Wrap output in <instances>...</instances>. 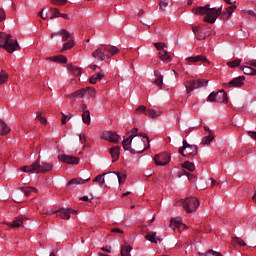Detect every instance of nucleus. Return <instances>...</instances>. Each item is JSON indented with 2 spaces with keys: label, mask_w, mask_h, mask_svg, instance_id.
I'll return each instance as SVG.
<instances>
[{
  "label": "nucleus",
  "mask_w": 256,
  "mask_h": 256,
  "mask_svg": "<svg viewBox=\"0 0 256 256\" xmlns=\"http://www.w3.org/2000/svg\"><path fill=\"white\" fill-rule=\"evenodd\" d=\"M101 251H105L106 253H111V246L106 245L105 247L101 248Z\"/></svg>",
  "instance_id": "nucleus-56"
},
{
  "label": "nucleus",
  "mask_w": 256,
  "mask_h": 256,
  "mask_svg": "<svg viewBox=\"0 0 256 256\" xmlns=\"http://www.w3.org/2000/svg\"><path fill=\"white\" fill-rule=\"evenodd\" d=\"M183 169H187V171H190V173H193L195 171V164L189 161H185L182 164Z\"/></svg>",
  "instance_id": "nucleus-40"
},
{
  "label": "nucleus",
  "mask_w": 256,
  "mask_h": 256,
  "mask_svg": "<svg viewBox=\"0 0 256 256\" xmlns=\"http://www.w3.org/2000/svg\"><path fill=\"white\" fill-rule=\"evenodd\" d=\"M192 31L198 41H203V39L207 38V35L199 26L192 27Z\"/></svg>",
  "instance_id": "nucleus-19"
},
{
  "label": "nucleus",
  "mask_w": 256,
  "mask_h": 256,
  "mask_svg": "<svg viewBox=\"0 0 256 256\" xmlns=\"http://www.w3.org/2000/svg\"><path fill=\"white\" fill-rule=\"evenodd\" d=\"M159 7L162 11H165L167 7H169V3L166 0H161L159 3Z\"/></svg>",
  "instance_id": "nucleus-50"
},
{
  "label": "nucleus",
  "mask_w": 256,
  "mask_h": 256,
  "mask_svg": "<svg viewBox=\"0 0 256 256\" xmlns=\"http://www.w3.org/2000/svg\"><path fill=\"white\" fill-rule=\"evenodd\" d=\"M0 47H2V49H5L7 53H13L21 49V47H19V42H17V39H11V34H7L5 32H0Z\"/></svg>",
  "instance_id": "nucleus-2"
},
{
  "label": "nucleus",
  "mask_w": 256,
  "mask_h": 256,
  "mask_svg": "<svg viewBox=\"0 0 256 256\" xmlns=\"http://www.w3.org/2000/svg\"><path fill=\"white\" fill-rule=\"evenodd\" d=\"M112 233H123V230L119 229V228H113L111 229Z\"/></svg>",
  "instance_id": "nucleus-62"
},
{
  "label": "nucleus",
  "mask_w": 256,
  "mask_h": 256,
  "mask_svg": "<svg viewBox=\"0 0 256 256\" xmlns=\"http://www.w3.org/2000/svg\"><path fill=\"white\" fill-rule=\"evenodd\" d=\"M227 65L230 67V69H235V67H239V65H241V59L229 61L227 62Z\"/></svg>",
  "instance_id": "nucleus-45"
},
{
  "label": "nucleus",
  "mask_w": 256,
  "mask_h": 256,
  "mask_svg": "<svg viewBox=\"0 0 256 256\" xmlns=\"http://www.w3.org/2000/svg\"><path fill=\"white\" fill-rule=\"evenodd\" d=\"M7 19V14L3 8H0V23H3Z\"/></svg>",
  "instance_id": "nucleus-52"
},
{
  "label": "nucleus",
  "mask_w": 256,
  "mask_h": 256,
  "mask_svg": "<svg viewBox=\"0 0 256 256\" xmlns=\"http://www.w3.org/2000/svg\"><path fill=\"white\" fill-rule=\"evenodd\" d=\"M56 213H58V217L60 219H71V215H77V210L71 209V208H61L60 210H57Z\"/></svg>",
  "instance_id": "nucleus-11"
},
{
  "label": "nucleus",
  "mask_w": 256,
  "mask_h": 256,
  "mask_svg": "<svg viewBox=\"0 0 256 256\" xmlns=\"http://www.w3.org/2000/svg\"><path fill=\"white\" fill-rule=\"evenodd\" d=\"M240 69L243 71L244 75H256V70L255 68L251 66H240Z\"/></svg>",
  "instance_id": "nucleus-33"
},
{
  "label": "nucleus",
  "mask_w": 256,
  "mask_h": 256,
  "mask_svg": "<svg viewBox=\"0 0 256 256\" xmlns=\"http://www.w3.org/2000/svg\"><path fill=\"white\" fill-rule=\"evenodd\" d=\"M209 7H210L209 4L206 6L194 7L192 9V13H194V15H207V12L209 11Z\"/></svg>",
  "instance_id": "nucleus-22"
},
{
  "label": "nucleus",
  "mask_w": 256,
  "mask_h": 256,
  "mask_svg": "<svg viewBox=\"0 0 256 256\" xmlns=\"http://www.w3.org/2000/svg\"><path fill=\"white\" fill-rule=\"evenodd\" d=\"M118 179L119 185H125V181H127V173L125 172H112Z\"/></svg>",
  "instance_id": "nucleus-29"
},
{
  "label": "nucleus",
  "mask_w": 256,
  "mask_h": 256,
  "mask_svg": "<svg viewBox=\"0 0 256 256\" xmlns=\"http://www.w3.org/2000/svg\"><path fill=\"white\" fill-rule=\"evenodd\" d=\"M183 146L179 148L178 152L182 157H186L187 159H191L192 157L197 156L199 153V147L197 145H191L187 142V140H183Z\"/></svg>",
  "instance_id": "nucleus-3"
},
{
  "label": "nucleus",
  "mask_w": 256,
  "mask_h": 256,
  "mask_svg": "<svg viewBox=\"0 0 256 256\" xmlns=\"http://www.w3.org/2000/svg\"><path fill=\"white\" fill-rule=\"evenodd\" d=\"M248 135H249V137H251V139H254V141H256V132L249 131Z\"/></svg>",
  "instance_id": "nucleus-57"
},
{
  "label": "nucleus",
  "mask_w": 256,
  "mask_h": 256,
  "mask_svg": "<svg viewBox=\"0 0 256 256\" xmlns=\"http://www.w3.org/2000/svg\"><path fill=\"white\" fill-rule=\"evenodd\" d=\"M49 12L48 19H57L61 16V12L57 8H50Z\"/></svg>",
  "instance_id": "nucleus-36"
},
{
  "label": "nucleus",
  "mask_w": 256,
  "mask_h": 256,
  "mask_svg": "<svg viewBox=\"0 0 256 256\" xmlns=\"http://www.w3.org/2000/svg\"><path fill=\"white\" fill-rule=\"evenodd\" d=\"M145 239L147 241H150V243H157V241H159V238H157L156 232H150V233L146 234Z\"/></svg>",
  "instance_id": "nucleus-37"
},
{
  "label": "nucleus",
  "mask_w": 256,
  "mask_h": 256,
  "mask_svg": "<svg viewBox=\"0 0 256 256\" xmlns=\"http://www.w3.org/2000/svg\"><path fill=\"white\" fill-rule=\"evenodd\" d=\"M61 115H62V119H61L62 125H67V121H71V118L73 117V114L71 113L65 114L61 112Z\"/></svg>",
  "instance_id": "nucleus-41"
},
{
  "label": "nucleus",
  "mask_w": 256,
  "mask_h": 256,
  "mask_svg": "<svg viewBox=\"0 0 256 256\" xmlns=\"http://www.w3.org/2000/svg\"><path fill=\"white\" fill-rule=\"evenodd\" d=\"M213 139H215V135L213 132H210V134L202 138V145H211V141H213Z\"/></svg>",
  "instance_id": "nucleus-38"
},
{
  "label": "nucleus",
  "mask_w": 256,
  "mask_h": 256,
  "mask_svg": "<svg viewBox=\"0 0 256 256\" xmlns=\"http://www.w3.org/2000/svg\"><path fill=\"white\" fill-rule=\"evenodd\" d=\"M208 253H212L213 256H223V254L214 250H209Z\"/></svg>",
  "instance_id": "nucleus-58"
},
{
  "label": "nucleus",
  "mask_w": 256,
  "mask_h": 256,
  "mask_svg": "<svg viewBox=\"0 0 256 256\" xmlns=\"http://www.w3.org/2000/svg\"><path fill=\"white\" fill-rule=\"evenodd\" d=\"M66 97L68 99H75V98H78V99H84V96H83V89H80V90H77L71 94H68L66 95Z\"/></svg>",
  "instance_id": "nucleus-34"
},
{
  "label": "nucleus",
  "mask_w": 256,
  "mask_h": 256,
  "mask_svg": "<svg viewBox=\"0 0 256 256\" xmlns=\"http://www.w3.org/2000/svg\"><path fill=\"white\" fill-rule=\"evenodd\" d=\"M82 121L85 125H91V112L84 110L82 113Z\"/></svg>",
  "instance_id": "nucleus-35"
},
{
  "label": "nucleus",
  "mask_w": 256,
  "mask_h": 256,
  "mask_svg": "<svg viewBox=\"0 0 256 256\" xmlns=\"http://www.w3.org/2000/svg\"><path fill=\"white\" fill-rule=\"evenodd\" d=\"M23 193L28 197L31 193H38L37 188L35 187H24L22 188Z\"/></svg>",
  "instance_id": "nucleus-42"
},
{
  "label": "nucleus",
  "mask_w": 256,
  "mask_h": 256,
  "mask_svg": "<svg viewBox=\"0 0 256 256\" xmlns=\"http://www.w3.org/2000/svg\"><path fill=\"white\" fill-rule=\"evenodd\" d=\"M46 61H52L54 63H57V56L48 57L46 58Z\"/></svg>",
  "instance_id": "nucleus-60"
},
{
  "label": "nucleus",
  "mask_w": 256,
  "mask_h": 256,
  "mask_svg": "<svg viewBox=\"0 0 256 256\" xmlns=\"http://www.w3.org/2000/svg\"><path fill=\"white\" fill-rule=\"evenodd\" d=\"M49 171H53V163L42 162L39 160V166L36 170V173H49Z\"/></svg>",
  "instance_id": "nucleus-16"
},
{
  "label": "nucleus",
  "mask_w": 256,
  "mask_h": 256,
  "mask_svg": "<svg viewBox=\"0 0 256 256\" xmlns=\"http://www.w3.org/2000/svg\"><path fill=\"white\" fill-rule=\"evenodd\" d=\"M209 81L207 80H189L185 82L186 93H192L195 89H199L200 87H207Z\"/></svg>",
  "instance_id": "nucleus-8"
},
{
  "label": "nucleus",
  "mask_w": 256,
  "mask_h": 256,
  "mask_svg": "<svg viewBox=\"0 0 256 256\" xmlns=\"http://www.w3.org/2000/svg\"><path fill=\"white\" fill-rule=\"evenodd\" d=\"M221 11H223V7L221 6L220 8H211L209 6L208 12L206 13V16L204 17L205 23H215L217 21L218 17H221Z\"/></svg>",
  "instance_id": "nucleus-7"
},
{
  "label": "nucleus",
  "mask_w": 256,
  "mask_h": 256,
  "mask_svg": "<svg viewBox=\"0 0 256 256\" xmlns=\"http://www.w3.org/2000/svg\"><path fill=\"white\" fill-rule=\"evenodd\" d=\"M145 115L146 117H150V119H157V117H161V115H163V112L160 110L148 109Z\"/></svg>",
  "instance_id": "nucleus-27"
},
{
  "label": "nucleus",
  "mask_w": 256,
  "mask_h": 256,
  "mask_svg": "<svg viewBox=\"0 0 256 256\" xmlns=\"http://www.w3.org/2000/svg\"><path fill=\"white\" fill-rule=\"evenodd\" d=\"M137 131H139V129L133 128V129H132V132H129L128 135H132V137H133L134 135H141V134H137Z\"/></svg>",
  "instance_id": "nucleus-59"
},
{
  "label": "nucleus",
  "mask_w": 256,
  "mask_h": 256,
  "mask_svg": "<svg viewBox=\"0 0 256 256\" xmlns=\"http://www.w3.org/2000/svg\"><path fill=\"white\" fill-rule=\"evenodd\" d=\"M103 77H105V74L103 73V71L100 70V72H98L90 77V79H89L90 85H96L97 81H101L103 79Z\"/></svg>",
  "instance_id": "nucleus-24"
},
{
  "label": "nucleus",
  "mask_w": 256,
  "mask_h": 256,
  "mask_svg": "<svg viewBox=\"0 0 256 256\" xmlns=\"http://www.w3.org/2000/svg\"><path fill=\"white\" fill-rule=\"evenodd\" d=\"M37 169H39V158L30 166H23L20 168L23 173H37Z\"/></svg>",
  "instance_id": "nucleus-17"
},
{
  "label": "nucleus",
  "mask_w": 256,
  "mask_h": 256,
  "mask_svg": "<svg viewBox=\"0 0 256 256\" xmlns=\"http://www.w3.org/2000/svg\"><path fill=\"white\" fill-rule=\"evenodd\" d=\"M100 139H103L104 141H109V143H117L119 139H121V136H119L117 132L104 131L101 134Z\"/></svg>",
  "instance_id": "nucleus-10"
},
{
  "label": "nucleus",
  "mask_w": 256,
  "mask_h": 256,
  "mask_svg": "<svg viewBox=\"0 0 256 256\" xmlns=\"http://www.w3.org/2000/svg\"><path fill=\"white\" fill-rule=\"evenodd\" d=\"M52 5H66L67 0H51Z\"/></svg>",
  "instance_id": "nucleus-53"
},
{
  "label": "nucleus",
  "mask_w": 256,
  "mask_h": 256,
  "mask_svg": "<svg viewBox=\"0 0 256 256\" xmlns=\"http://www.w3.org/2000/svg\"><path fill=\"white\" fill-rule=\"evenodd\" d=\"M131 251H133V247L124 246V247L121 248V255L122 256H129V255H131Z\"/></svg>",
  "instance_id": "nucleus-44"
},
{
  "label": "nucleus",
  "mask_w": 256,
  "mask_h": 256,
  "mask_svg": "<svg viewBox=\"0 0 256 256\" xmlns=\"http://www.w3.org/2000/svg\"><path fill=\"white\" fill-rule=\"evenodd\" d=\"M154 46L158 51V57L163 63H171V53L167 51V44L165 42H154Z\"/></svg>",
  "instance_id": "nucleus-4"
},
{
  "label": "nucleus",
  "mask_w": 256,
  "mask_h": 256,
  "mask_svg": "<svg viewBox=\"0 0 256 256\" xmlns=\"http://www.w3.org/2000/svg\"><path fill=\"white\" fill-rule=\"evenodd\" d=\"M75 47V41L70 40L63 44V48L61 51H69V49H73Z\"/></svg>",
  "instance_id": "nucleus-43"
},
{
  "label": "nucleus",
  "mask_w": 256,
  "mask_h": 256,
  "mask_svg": "<svg viewBox=\"0 0 256 256\" xmlns=\"http://www.w3.org/2000/svg\"><path fill=\"white\" fill-rule=\"evenodd\" d=\"M201 203L195 197H188L182 200V207L186 213H195L199 209Z\"/></svg>",
  "instance_id": "nucleus-5"
},
{
  "label": "nucleus",
  "mask_w": 256,
  "mask_h": 256,
  "mask_svg": "<svg viewBox=\"0 0 256 256\" xmlns=\"http://www.w3.org/2000/svg\"><path fill=\"white\" fill-rule=\"evenodd\" d=\"M250 67L256 68V60H250Z\"/></svg>",
  "instance_id": "nucleus-64"
},
{
  "label": "nucleus",
  "mask_w": 256,
  "mask_h": 256,
  "mask_svg": "<svg viewBox=\"0 0 256 256\" xmlns=\"http://www.w3.org/2000/svg\"><path fill=\"white\" fill-rule=\"evenodd\" d=\"M84 99H95L97 90L93 87L82 88Z\"/></svg>",
  "instance_id": "nucleus-18"
},
{
  "label": "nucleus",
  "mask_w": 256,
  "mask_h": 256,
  "mask_svg": "<svg viewBox=\"0 0 256 256\" xmlns=\"http://www.w3.org/2000/svg\"><path fill=\"white\" fill-rule=\"evenodd\" d=\"M87 181H91V177H88L86 179H82V178L71 179L68 182V185H85L87 183Z\"/></svg>",
  "instance_id": "nucleus-28"
},
{
  "label": "nucleus",
  "mask_w": 256,
  "mask_h": 256,
  "mask_svg": "<svg viewBox=\"0 0 256 256\" xmlns=\"http://www.w3.org/2000/svg\"><path fill=\"white\" fill-rule=\"evenodd\" d=\"M9 133H11V128L7 123H5V121L0 119V135L5 136L9 135Z\"/></svg>",
  "instance_id": "nucleus-26"
},
{
  "label": "nucleus",
  "mask_w": 256,
  "mask_h": 256,
  "mask_svg": "<svg viewBox=\"0 0 256 256\" xmlns=\"http://www.w3.org/2000/svg\"><path fill=\"white\" fill-rule=\"evenodd\" d=\"M68 71H70L71 74L74 75V77H79L81 73H83V70L77 66H73L72 64L68 65Z\"/></svg>",
  "instance_id": "nucleus-31"
},
{
  "label": "nucleus",
  "mask_w": 256,
  "mask_h": 256,
  "mask_svg": "<svg viewBox=\"0 0 256 256\" xmlns=\"http://www.w3.org/2000/svg\"><path fill=\"white\" fill-rule=\"evenodd\" d=\"M60 17H62V19H66L67 21H69V15L67 14L60 13Z\"/></svg>",
  "instance_id": "nucleus-63"
},
{
  "label": "nucleus",
  "mask_w": 256,
  "mask_h": 256,
  "mask_svg": "<svg viewBox=\"0 0 256 256\" xmlns=\"http://www.w3.org/2000/svg\"><path fill=\"white\" fill-rule=\"evenodd\" d=\"M57 60L56 63H67V57L63 56V55H58L56 56Z\"/></svg>",
  "instance_id": "nucleus-51"
},
{
  "label": "nucleus",
  "mask_w": 256,
  "mask_h": 256,
  "mask_svg": "<svg viewBox=\"0 0 256 256\" xmlns=\"http://www.w3.org/2000/svg\"><path fill=\"white\" fill-rule=\"evenodd\" d=\"M170 161H171V156H169V153L167 152H163L154 156L155 164L160 167L167 165V163H169Z\"/></svg>",
  "instance_id": "nucleus-9"
},
{
  "label": "nucleus",
  "mask_w": 256,
  "mask_h": 256,
  "mask_svg": "<svg viewBox=\"0 0 256 256\" xmlns=\"http://www.w3.org/2000/svg\"><path fill=\"white\" fill-rule=\"evenodd\" d=\"M9 81V74L5 70L0 71V85H4Z\"/></svg>",
  "instance_id": "nucleus-39"
},
{
  "label": "nucleus",
  "mask_w": 256,
  "mask_h": 256,
  "mask_svg": "<svg viewBox=\"0 0 256 256\" xmlns=\"http://www.w3.org/2000/svg\"><path fill=\"white\" fill-rule=\"evenodd\" d=\"M55 213H57V211H53V210L42 212L43 215H55Z\"/></svg>",
  "instance_id": "nucleus-61"
},
{
  "label": "nucleus",
  "mask_w": 256,
  "mask_h": 256,
  "mask_svg": "<svg viewBox=\"0 0 256 256\" xmlns=\"http://www.w3.org/2000/svg\"><path fill=\"white\" fill-rule=\"evenodd\" d=\"M207 101L210 103H228L229 98H227V92H225V90H220L210 93Z\"/></svg>",
  "instance_id": "nucleus-6"
},
{
  "label": "nucleus",
  "mask_w": 256,
  "mask_h": 256,
  "mask_svg": "<svg viewBox=\"0 0 256 256\" xmlns=\"http://www.w3.org/2000/svg\"><path fill=\"white\" fill-rule=\"evenodd\" d=\"M151 140L147 134L129 135L124 137L122 147L124 151H129L132 155H141L150 147Z\"/></svg>",
  "instance_id": "nucleus-1"
},
{
  "label": "nucleus",
  "mask_w": 256,
  "mask_h": 256,
  "mask_svg": "<svg viewBox=\"0 0 256 256\" xmlns=\"http://www.w3.org/2000/svg\"><path fill=\"white\" fill-rule=\"evenodd\" d=\"M37 117H38V120L40 121V123H42V125H47V118L39 116V115H37Z\"/></svg>",
  "instance_id": "nucleus-55"
},
{
  "label": "nucleus",
  "mask_w": 256,
  "mask_h": 256,
  "mask_svg": "<svg viewBox=\"0 0 256 256\" xmlns=\"http://www.w3.org/2000/svg\"><path fill=\"white\" fill-rule=\"evenodd\" d=\"M92 56L94 59H97L98 61H105V59H108L107 57V51L105 50V45H101L98 47L93 53Z\"/></svg>",
  "instance_id": "nucleus-12"
},
{
  "label": "nucleus",
  "mask_w": 256,
  "mask_h": 256,
  "mask_svg": "<svg viewBox=\"0 0 256 256\" xmlns=\"http://www.w3.org/2000/svg\"><path fill=\"white\" fill-rule=\"evenodd\" d=\"M110 154H111L113 163H115V161L119 160V155H121V147L114 146L110 148Z\"/></svg>",
  "instance_id": "nucleus-23"
},
{
  "label": "nucleus",
  "mask_w": 256,
  "mask_h": 256,
  "mask_svg": "<svg viewBox=\"0 0 256 256\" xmlns=\"http://www.w3.org/2000/svg\"><path fill=\"white\" fill-rule=\"evenodd\" d=\"M105 50L108 59H110V57H113V55H117V53H119V48L111 45H105Z\"/></svg>",
  "instance_id": "nucleus-25"
},
{
  "label": "nucleus",
  "mask_w": 256,
  "mask_h": 256,
  "mask_svg": "<svg viewBox=\"0 0 256 256\" xmlns=\"http://www.w3.org/2000/svg\"><path fill=\"white\" fill-rule=\"evenodd\" d=\"M223 85H224V87H228V88L243 87L245 85V76L236 77V78L232 79L230 82L224 83Z\"/></svg>",
  "instance_id": "nucleus-13"
},
{
  "label": "nucleus",
  "mask_w": 256,
  "mask_h": 256,
  "mask_svg": "<svg viewBox=\"0 0 256 256\" xmlns=\"http://www.w3.org/2000/svg\"><path fill=\"white\" fill-rule=\"evenodd\" d=\"M59 35L62 37V41H67L69 39V37H71V33H69V31H67V29H62L59 32H53L51 34V39H53V37H57Z\"/></svg>",
  "instance_id": "nucleus-20"
},
{
  "label": "nucleus",
  "mask_w": 256,
  "mask_h": 256,
  "mask_svg": "<svg viewBox=\"0 0 256 256\" xmlns=\"http://www.w3.org/2000/svg\"><path fill=\"white\" fill-rule=\"evenodd\" d=\"M185 61L186 63H197L195 56L187 57Z\"/></svg>",
  "instance_id": "nucleus-54"
},
{
  "label": "nucleus",
  "mask_w": 256,
  "mask_h": 256,
  "mask_svg": "<svg viewBox=\"0 0 256 256\" xmlns=\"http://www.w3.org/2000/svg\"><path fill=\"white\" fill-rule=\"evenodd\" d=\"M195 58H196V63H209V60L207 59V57L203 55H197L195 56Z\"/></svg>",
  "instance_id": "nucleus-49"
},
{
  "label": "nucleus",
  "mask_w": 256,
  "mask_h": 256,
  "mask_svg": "<svg viewBox=\"0 0 256 256\" xmlns=\"http://www.w3.org/2000/svg\"><path fill=\"white\" fill-rule=\"evenodd\" d=\"M103 177H105V174H100L93 179V182L100 183V185H105V178Z\"/></svg>",
  "instance_id": "nucleus-46"
},
{
  "label": "nucleus",
  "mask_w": 256,
  "mask_h": 256,
  "mask_svg": "<svg viewBox=\"0 0 256 256\" xmlns=\"http://www.w3.org/2000/svg\"><path fill=\"white\" fill-rule=\"evenodd\" d=\"M155 79H154V84L161 89L163 87V75H161V72L159 71H154Z\"/></svg>",
  "instance_id": "nucleus-30"
},
{
  "label": "nucleus",
  "mask_w": 256,
  "mask_h": 256,
  "mask_svg": "<svg viewBox=\"0 0 256 256\" xmlns=\"http://www.w3.org/2000/svg\"><path fill=\"white\" fill-rule=\"evenodd\" d=\"M233 241L234 243H236V245H239L240 247H247V243H245V241L242 238L234 237Z\"/></svg>",
  "instance_id": "nucleus-47"
},
{
  "label": "nucleus",
  "mask_w": 256,
  "mask_h": 256,
  "mask_svg": "<svg viewBox=\"0 0 256 256\" xmlns=\"http://www.w3.org/2000/svg\"><path fill=\"white\" fill-rule=\"evenodd\" d=\"M235 9H237L236 5L229 6L224 11L221 10L220 19L222 21H229V19H231V16L233 15V11H235Z\"/></svg>",
  "instance_id": "nucleus-15"
},
{
  "label": "nucleus",
  "mask_w": 256,
  "mask_h": 256,
  "mask_svg": "<svg viewBox=\"0 0 256 256\" xmlns=\"http://www.w3.org/2000/svg\"><path fill=\"white\" fill-rule=\"evenodd\" d=\"M170 227H173V229H187V225L183 224L179 218L171 219Z\"/></svg>",
  "instance_id": "nucleus-21"
},
{
  "label": "nucleus",
  "mask_w": 256,
  "mask_h": 256,
  "mask_svg": "<svg viewBox=\"0 0 256 256\" xmlns=\"http://www.w3.org/2000/svg\"><path fill=\"white\" fill-rule=\"evenodd\" d=\"M25 219L23 217L15 218L14 221L8 223L9 227H12V229H15L17 227H23V221Z\"/></svg>",
  "instance_id": "nucleus-32"
},
{
  "label": "nucleus",
  "mask_w": 256,
  "mask_h": 256,
  "mask_svg": "<svg viewBox=\"0 0 256 256\" xmlns=\"http://www.w3.org/2000/svg\"><path fill=\"white\" fill-rule=\"evenodd\" d=\"M58 158L62 161V163H67V165H79V157L69 156V155H60Z\"/></svg>",
  "instance_id": "nucleus-14"
},
{
  "label": "nucleus",
  "mask_w": 256,
  "mask_h": 256,
  "mask_svg": "<svg viewBox=\"0 0 256 256\" xmlns=\"http://www.w3.org/2000/svg\"><path fill=\"white\" fill-rule=\"evenodd\" d=\"M136 115H141V113H147V107L145 105H140L135 110Z\"/></svg>",
  "instance_id": "nucleus-48"
}]
</instances>
